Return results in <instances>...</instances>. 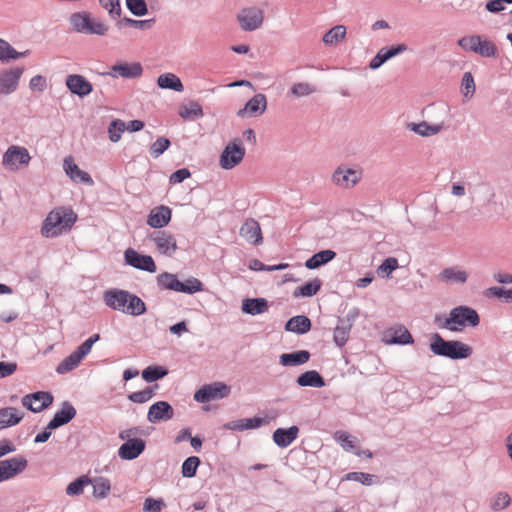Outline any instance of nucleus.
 <instances>
[{
  "label": "nucleus",
  "mask_w": 512,
  "mask_h": 512,
  "mask_svg": "<svg viewBox=\"0 0 512 512\" xmlns=\"http://www.w3.org/2000/svg\"><path fill=\"white\" fill-rule=\"evenodd\" d=\"M157 85L161 89H170L176 92H183L184 85L180 78L173 73H164L157 78Z\"/></svg>",
  "instance_id": "obj_37"
},
{
  "label": "nucleus",
  "mask_w": 512,
  "mask_h": 512,
  "mask_svg": "<svg viewBox=\"0 0 512 512\" xmlns=\"http://www.w3.org/2000/svg\"><path fill=\"white\" fill-rule=\"evenodd\" d=\"M201 464V460L197 456H190L184 460L181 466V474L184 478H192L196 476L197 469Z\"/></svg>",
  "instance_id": "obj_48"
},
{
  "label": "nucleus",
  "mask_w": 512,
  "mask_h": 512,
  "mask_svg": "<svg viewBox=\"0 0 512 512\" xmlns=\"http://www.w3.org/2000/svg\"><path fill=\"white\" fill-rule=\"evenodd\" d=\"M335 251L330 249L320 250L305 261V267L309 270L318 269L336 258Z\"/></svg>",
  "instance_id": "obj_31"
},
{
  "label": "nucleus",
  "mask_w": 512,
  "mask_h": 512,
  "mask_svg": "<svg viewBox=\"0 0 512 512\" xmlns=\"http://www.w3.org/2000/svg\"><path fill=\"white\" fill-rule=\"evenodd\" d=\"M343 481H356L365 486H371L374 484H378L380 482L379 477L377 475L356 471L345 474L341 478V482Z\"/></svg>",
  "instance_id": "obj_40"
},
{
  "label": "nucleus",
  "mask_w": 512,
  "mask_h": 512,
  "mask_svg": "<svg viewBox=\"0 0 512 512\" xmlns=\"http://www.w3.org/2000/svg\"><path fill=\"white\" fill-rule=\"evenodd\" d=\"M298 434V426L292 425L289 428H277L273 432L272 439L279 448H286L297 439Z\"/></svg>",
  "instance_id": "obj_25"
},
{
  "label": "nucleus",
  "mask_w": 512,
  "mask_h": 512,
  "mask_svg": "<svg viewBox=\"0 0 512 512\" xmlns=\"http://www.w3.org/2000/svg\"><path fill=\"white\" fill-rule=\"evenodd\" d=\"M92 483L91 479L87 475H82L72 481L67 487H66V494L68 496H79L83 493L85 486Z\"/></svg>",
  "instance_id": "obj_47"
},
{
  "label": "nucleus",
  "mask_w": 512,
  "mask_h": 512,
  "mask_svg": "<svg viewBox=\"0 0 512 512\" xmlns=\"http://www.w3.org/2000/svg\"><path fill=\"white\" fill-rule=\"evenodd\" d=\"M172 218V210L168 206L160 205L153 208L147 217V224L154 229L166 227Z\"/></svg>",
  "instance_id": "obj_23"
},
{
  "label": "nucleus",
  "mask_w": 512,
  "mask_h": 512,
  "mask_svg": "<svg viewBox=\"0 0 512 512\" xmlns=\"http://www.w3.org/2000/svg\"><path fill=\"white\" fill-rule=\"evenodd\" d=\"M296 383L301 387L322 388L326 385L323 376L316 370H309L300 374Z\"/></svg>",
  "instance_id": "obj_32"
},
{
  "label": "nucleus",
  "mask_w": 512,
  "mask_h": 512,
  "mask_svg": "<svg viewBox=\"0 0 512 512\" xmlns=\"http://www.w3.org/2000/svg\"><path fill=\"white\" fill-rule=\"evenodd\" d=\"M203 109L196 101H190L188 105L182 106L179 109V116L184 120L198 119L203 117Z\"/></svg>",
  "instance_id": "obj_43"
},
{
  "label": "nucleus",
  "mask_w": 512,
  "mask_h": 512,
  "mask_svg": "<svg viewBox=\"0 0 512 512\" xmlns=\"http://www.w3.org/2000/svg\"><path fill=\"white\" fill-rule=\"evenodd\" d=\"M434 323L451 332H460L466 327H476L480 324V316L478 312L466 305H459L452 308L449 315L436 314Z\"/></svg>",
  "instance_id": "obj_1"
},
{
  "label": "nucleus",
  "mask_w": 512,
  "mask_h": 512,
  "mask_svg": "<svg viewBox=\"0 0 512 512\" xmlns=\"http://www.w3.org/2000/svg\"><path fill=\"white\" fill-rule=\"evenodd\" d=\"M336 439L340 442L341 447L348 452H352L355 449L354 438L346 432H337Z\"/></svg>",
  "instance_id": "obj_60"
},
{
  "label": "nucleus",
  "mask_w": 512,
  "mask_h": 512,
  "mask_svg": "<svg viewBox=\"0 0 512 512\" xmlns=\"http://www.w3.org/2000/svg\"><path fill=\"white\" fill-rule=\"evenodd\" d=\"M511 503V498L506 492H498L489 499V508L492 511H500L507 508Z\"/></svg>",
  "instance_id": "obj_50"
},
{
  "label": "nucleus",
  "mask_w": 512,
  "mask_h": 512,
  "mask_svg": "<svg viewBox=\"0 0 512 512\" xmlns=\"http://www.w3.org/2000/svg\"><path fill=\"white\" fill-rule=\"evenodd\" d=\"M126 7L136 17H142L148 13L145 0H126Z\"/></svg>",
  "instance_id": "obj_53"
},
{
  "label": "nucleus",
  "mask_w": 512,
  "mask_h": 512,
  "mask_svg": "<svg viewBox=\"0 0 512 512\" xmlns=\"http://www.w3.org/2000/svg\"><path fill=\"white\" fill-rule=\"evenodd\" d=\"M30 159L29 152L25 147L12 145L3 155V164L14 166L18 163L21 166H27Z\"/></svg>",
  "instance_id": "obj_24"
},
{
  "label": "nucleus",
  "mask_w": 512,
  "mask_h": 512,
  "mask_svg": "<svg viewBox=\"0 0 512 512\" xmlns=\"http://www.w3.org/2000/svg\"><path fill=\"white\" fill-rule=\"evenodd\" d=\"M143 68L139 62L127 63L117 62L108 72L113 78L122 77L125 79H135L142 75Z\"/></svg>",
  "instance_id": "obj_17"
},
{
  "label": "nucleus",
  "mask_w": 512,
  "mask_h": 512,
  "mask_svg": "<svg viewBox=\"0 0 512 512\" xmlns=\"http://www.w3.org/2000/svg\"><path fill=\"white\" fill-rule=\"evenodd\" d=\"M407 49H408L407 45L404 43H401V44L392 45L389 47H384V48L380 49V51L382 54H384V56L386 57V60L388 61L391 58L407 51Z\"/></svg>",
  "instance_id": "obj_61"
},
{
  "label": "nucleus",
  "mask_w": 512,
  "mask_h": 512,
  "mask_svg": "<svg viewBox=\"0 0 512 512\" xmlns=\"http://www.w3.org/2000/svg\"><path fill=\"white\" fill-rule=\"evenodd\" d=\"M83 359L73 351L70 355L65 357L57 366L56 372L60 375L66 374L74 370Z\"/></svg>",
  "instance_id": "obj_44"
},
{
  "label": "nucleus",
  "mask_w": 512,
  "mask_h": 512,
  "mask_svg": "<svg viewBox=\"0 0 512 512\" xmlns=\"http://www.w3.org/2000/svg\"><path fill=\"white\" fill-rule=\"evenodd\" d=\"M245 148L240 139H234L222 151L220 155V166L225 170L236 167L245 156Z\"/></svg>",
  "instance_id": "obj_8"
},
{
  "label": "nucleus",
  "mask_w": 512,
  "mask_h": 512,
  "mask_svg": "<svg viewBox=\"0 0 512 512\" xmlns=\"http://www.w3.org/2000/svg\"><path fill=\"white\" fill-rule=\"evenodd\" d=\"M291 93L297 97L308 96L315 91V89L305 82H299L291 87Z\"/></svg>",
  "instance_id": "obj_62"
},
{
  "label": "nucleus",
  "mask_w": 512,
  "mask_h": 512,
  "mask_svg": "<svg viewBox=\"0 0 512 512\" xmlns=\"http://www.w3.org/2000/svg\"><path fill=\"white\" fill-rule=\"evenodd\" d=\"M163 507H165V502L162 499H153L147 498L145 499L143 505L144 512H161Z\"/></svg>",
  "instance_id": "obj_63"
},
{
  "label": "nucleus",
  "mask_w": 512,
  "mask_h": 512,
  "mask_svg": "<svg viewBox=\"0 0 512 512\" xmlns=\"http://www.w3.org/2000/svg\"><path fill=\"white\" fill-rule=\"evenodd\" d=\"M190 177H191L190 170L188 168H181V169L174 171L170 175L169 182H170V184H179Z\"/></svg>",
  "instance_id": "obj_64"
},
{
  "label": "nucleus",
  "mask_w": 512,
  "mask_h": 512,
  "mask_svg": "<svg viewBox=\"0 0 512 512\" xmlns=\"http://www.w3.org/2000/svg\"><path fill=\"white\" fill-rule=\"evenodd\" d=\"M30 54V50L23 52L16 51L8 41L0 38V61L8 63L11 60H17L19 58L26 57Z\"/></svg>",
  "instance_id": "obj_36"
},
{
  "label": "nucleus",
  "mask_w": 512,
  "mask_h": 512,
  "mask_svg": "<svg viewBox=\"0 0 512 512\" xmlns=\"http://www.w3.org/2000/svg\"><path fill=\"white\" fill-rule=\"evenodd\" d=\"M458 45L465 51H471L482 57L494 58L498 54L496 45L479 35L464 36L458 40Z\"/></svg>",
  "instance_id": "obj_6"
},
{
  "label": "nucleus",
  "mask_w": 512,
  "mask_h": 512,
  "mask_svg": "<svg viewBox=\"0 0 512 512\" xmlns=\"http://www.w3.org/2000/svg\"><path fill=\"white\" fill-rule=\"evenodd\" d=\"M124 260L127 265L138 270L149 273H155L157 270V266L152 256L141 254L132 248H129L124 252Z\"/></svg>",
  "instance_id": "obj_10"
},
{
  "label": "nucleus",
  "mask_w": 512,
  "mask_h": 512,
  "mask_svg": "<svg viewBox=\"0 0 512 512\" xmlns=\"http://www.w3.org/2000/svg\"><path fill=\"white\" fill-rule=\"evenodd\" d=\"M322 287V281L319 278H314L313 280L307 281L303 285L297 287L293 296L295 298L298 297H312L316 295Z\"/></svg>",
  "instance_id": "obj_39"
},
{
  "label": "nucleus",
  "mask_w": 512,
  "mask_h": 512,
  "mask_svg": "<svg viewBox=\"0 0 512 512\" xmlns=\"http://www.w3.org/2000/svg\"><path fill=\"white\" fill-rule=\"evenodd\" d=\"M148 239L153 241L158 252L163 255L171 256L178 248L175 237L165 230L150 233Z\"/></svg>",
  "instance_id": "obj_11"
},
{
  "label": "nucleus",
  "mask_w": 512,
  "mask_h": 512,
  "mask_svg": "<svg viewBox=\"0 0 512 512\" xmlns=\"http://www.w3.org/2000/svg\"><path fill=\"white\" fill-rule=\"evenodd\" d=\"M430 351L451 360H463L473 354V348L459 340H446L439 333H433L429 343Z\"/></svg>",
  "instance_id": "obj_3"
},
{
  "label": "nucleus",
  "mask_w": 512,
  "mask_h": 512,
  "mask_svg": "<svg viewBox=\"0 0 512 512\" xmlns=\"http://www.w3.org/2000/svg\"><path fill=\"white\" fill-rule=\"evenodd\" d=\"M146 448V441L141 438L134 437L124 442L118 449V456L122 460H134L138 458Z\"/></svg>",
  "instance_id": "obj_18"
},
{
  "label": "nucleus",
  "mask_w": 512,
  "mask_h": 512,
  "mask_svg": "<svg viewBox=\"0 0 512 512\" xmlns=\"http://www.w3.org/2000/svg\"><path fill=\"white\" fill-rule=\"evenodd\" d=\"M24 73L23 67H11L0 71V94L9 95L14 93L19 86L20 79Z\"/></svg>",
  "instance_id": "obj_9"
},
{
  "label": "nucleus",
  "mask_w": 512,
  "mask_h": 512,
  "mask_svg": "<svg viewBox=\"0 0 512 512\" xmlns=\"http://www.w3.org/2000/svg\"><path fill=\"white\" fill-rule=\"evenodd\" d=\"M231 393V387L224 382H213L203 385L194 393V400L198 403H207L212 400L226 398Z\"/></svg>",
  "instance_id": "obj_7"
},
{
  "label": "nucleus",
  "mask_w": 512,
  "mask_h": 512,
  "mask_svg": "<svg viewBox=\"0 0 512 512\" xmlns=\"http://www.w3.org/2000/svg\"><path fill=\"white\" fill-rule=\"evenodd\" d=\"M147 311L145 302L135 294L130 293L125 313L131 316H140Z\"/></svg>",
  "instance_id": "obj_45"
},
{
  "label": "nucleus",
  "mask_w": 512,
  "mask_h": 512,
  "mask_svg": "<svg viewBox=\"0 0 512 512\" xmlns=\"http://www.w3.org/2000/svg\"><path fill=\"white\" fill-rule=\"evenodd\" d=\"M269 308V302L266 298H246L242 301L241 309L248 315H259L265 313Z\"/></svg>",
  "instance_id": "obj_29"
},
{
  "label": "nucleus",
  "mask_w": 512,
  "mask_h": 512,
  "mask_svg": "<svg viewBox=\"0 0 512 512\" xmlns=\"http://www.w3.org/2000/svg\"><path fill=\"white\" fill-rule=\"evenodd\" d=\"M351 329L352 328L346 324L338 322V325L334 328L333 333V341L336 346L341 348L346 345Z\"/></svg>",
  "instance_id": "obj_49"
},
{
  "label": "nucleus",
  "mask_w": 512,
  "mask_h": 512,
  "mask_svg": "<svg viewBox=\"0 0 512 512\" xmlns=\"http://www.w3.org/2000/svg\"><path fill=\"white\" fill-rule=\"evenodd\" d=\"M237 18L242 30L254 31L263 23V11L256 7L245 8Z\"/></svg>",
  "instance_id": "obj_14"
},
{
  "label": "nucleus",
  "mask_w": 512,
  "mask_h": 512,
  "mask_svg": "<svg viewBox=\"0 0 512 512\" xmlns=\"http://www.w3.org/2000/svg\"><path fill=\"white\" fill-rule=\"evenodd\" d=\"M312 322L306 315H296L291 317L284 326L287 332L303 335L311 330Z\"/></svg>",
  "instance_id": "obj_28"
},
{
  "label": "nucleus",
  "mask_w": 512,
  "mask_h": 512,
  "mask_svg": "<svg viewBox=\"0 0 512 512\" xmlns=\"http://www.w3.org/2000/svg\"><path fill=\"white\" fill-rule=\"evenodd\" d=\"M77 220V214L71 208H56L44 219L41 234L46 238H54L69 231Z\"/></svg>",
  "instance_id": "obj_2"
},
{
  "label": "nucleus",
  "mask_w": 512,
  "mask_h": 512,
  "mask_svg": "<svg viewBox=\"0 0 512 512\" xmlns=\"http://www.w3.org/2000/svg\"><path fill=\"white\" fill-rule=\"evenodd\" d=\"M168 373L169 371L165 366L150 365L142 371L141 376L147 383H152L164 378Z\"/></svg>",
  "instance_id": "obj_41"
},
{
  "label": "nucleus",
  "mask_w": 512,
  "mask_h": 512,
  "mask_svg": "<svg viewBox=\"0 0 512 512\" xmlns=\"http://www.w3.org/2000/svg\"><path fill=\"white\" fill-rule=\"evenodd\" d=\"M130 292L120 288H111L103 293L105 305L113 310L125 313Z\"/></svg>",
  "instance_id": "obj_12"
},
{
  "label": "nucleus",
  "mask_w": 512,
  "mask_h": 512,
  "mask_svg": "<svg viewBox=\"0 0 512 512\" xmlns=\"http://www.w3.org/2000/svg\"><path fill=\"white\" fill-rule=\"evenodd\" d=\"M77 414L76 408L69 401H64L61 408L55 412L52 419L48 422V429H57L72 421Z\"/></svg>",
  "instance_id": "obj_19"
},
{
  "label": "nucleus",
  "mask_w": 512,
  "mask_h": 512,
  "mask_svg": "<svg viewBox=\"0 0 512 512\" xmlns=\"http://www.w3.org/2000/svg\"><path fill=\"white\" fill-rule=\"evenodd\" d=\"M156 280L160 290H171L185 294H194L204 290L203 283L195 277H189L182 282L176 274L162 272L157 275Z\"/></svg>",
  "instance_id": "obj_4"
},
{
  "label": "nucleus",
  "mask_w": 512,
  "mask_h": 512,
  "mask_svg": "<svg viewBox=\"0 0 512 512\" xmlns=\"http://www.w3.org/2000/svg\"><path fill=\"white\" fill-rule=\"evenodd\" d=\"M156 23L155 18L145 19V20H135L129 17H124L117 21L116 26L118 29H122L124 25L134 27L140 30H149Z\"/></svg>",
  "instance_id": "obj_42"
},
{
  "label": "nucleus",
  "mask_w": 512,
  "mask_h": 512,
  "mask_svg": "<svg viewBox=\"0 0 512 512\" xmlns=\"http://www.w3.org/2000/svg\"><path fill=\"white\" fill-rule=\"evenodd\" d=\"M28 461L23 456L13 457L0 461V483L13 478L23 472Z\"/></svg>",
  "instance_id": "obj_13"
},
{
  "label": "nucleus",
  "mask_w": 512,
  "mask_h": 512,
  "mask_svg": "<svg viewBox=\"0 0 512 512\" xmlns=\"http://www.w3.org/2000/svg\"><path fill=\"white\" fill-rule=\"evenodd\" d=\"M100 340V334L95 333L86 339L80 346L77 347L75 352L84 359L90 352L93 345Z\"/></svg>",
  "instance_id": "obj_56"
},
{
  "label": "nucleus",
  "mask_w": 512,
  "mask_h": 512,
  "mask_svg": "<svg viewBox=\"0 0 512 512\" xmlns=\"http://www.w3.org/2000/svg\"><path fill=\"white\" fill-rule=\"evenodd\" d=\"M100 5L108 11L112 19H117L121 16L120 0H99Z\"/></svg>",
  "instance_id": "obj_55"
},
{
  "label": "nucleus",
  "mask_w": 512,
  "mask_h": 512,
  "mask_svg": "<svg viewBox=\"0 0 512 512\" xmlns=\"http://www.w3.org/2000/svg\"><path fill=\"white\" fill-rule=\"evenodd\" d=\"M171 145V142L166 137H159L150 147V154L154 158L162 155Z\"/></svg>",
  "instance_id": "obj_57"
},
{
  "label": "nucleus",
  "mask_w": 512,
  "mask_h": 512,
  "mask_svg": "<svg viewBox=\"0 0 512 512\" xmlns=\"http://www.w3.org/2000/svg\"><path fill=\"white\" fill-rule=\"evenodd\" d=\"M69 21L73 30L77 33L103 36L108 31V26L104 22L93 18L87 11L71 14Z\"/></svg>",
  "instance_id": "obj_5"
},
{
  "label": "nucleus",
  "mask_w": 512,
  "mask_h": 512,
  "mask_svg": "<svg viewBox=\"0 0 512 512\" xmlns=\"http://www.w3.org/2000/svg\"><path fill=\"white\" fill-rule=\"evenodd\" d=\"M332 179L338 186L349 188L358 183L360 175L354 169H343L338 167L333 173Z\"/></svg>",
  "instance_id": "obj_26"
},
{
  "label": "nucleus",
  "mask_w": 512,
  "mask_h": 512,
  "mask_svg": "<svg viewBox=\"0 0 512 512\" xmlns=\"http://www.w3.org/2000/svg\"><path fill=\"white\" fill-rule=\"evenodd\" d=\"M398 268V260L394 257L386 258L377 268V273L383 278H389L394 270Z\"/></svg>",
  "instance_id": "obj_54"
},
{
  "label": "nucleus",
  "mask_w": 512,
  "mask_h": 512,
  "mask_svg": "<svg viewBox=\"0 0 512 512\" xmlns=\"http://www.w3.org/2000/svg\"><path fill=\"white\" fill-rule=\"evenodd\" d=\"M239 234L247 242L257 246L262 244L263 236L260 224L254 218H247L240 227Z\"/></svg>",
  "instance_id": "obj_20"
},
{
  "label": "nucleus",
  "mask_w": 512,
  "mask_h": 512,
  "mask_svg": "<svg viewBox=\"0 0 512 512\" xmlns=\"http://www.w3.org/2000/svg\"><path fill=\"white\" fill-rule=\"evenodd\" d=\"M345 35V26L336 25L324 34L322 41L325 45H334L337 44L340 40L344 39Z\"/></svg>",
  "instance_id": "obj_46"
},
{
  "label": "nucleus",
  "mask_w": 512,
  "mask_h": 512,
  "mask_svg": "<svg viewBox=\"0 0 512 512\" xmlns=\"http://www.w3.org/2000/svg\"><path fill=\"white\" fill-rule=\"evenodd\" d=\"M311 354L307 350H298L291 353H283L279 357V363L285 367L300 366L309 361Z\"/></svg>",
  "instance_id": "obj_30"
},
{
  "label": "nucleus",
  "mask_w": 512,
  "mask_h": 512,
  "mask_svg": "<svg viewBox=\"0 0 512 512\" xmlns=\"http://www.w3.org/2000/svg\"><path fill=\"white\" fill-rule=\"evenodd\" d=\"M461 86L465 90L463 92L464 97H472L475 93V82L472 74L470 72H465L462 81Z\"/></svg>",
  "instance_id": "obj_59"
},
{
  "label": "nucleus",
  "mask_w": 512,
  "mask_h": 512,
  "mask_svg": "<svg viewBox=\"0 0 512 512\" xmlns=\"http://www.w3.org/2000/svg\"><path fill=\"white\" fill-rule=\"evenodd\" d=\"M174 416V409L168 401H157L149 407L147 420L150 423L168 421Z\"/></svg>",
  "instance_id": "obj_16"
},
{
  "label": "nucleus",
  "mask_w": 512,
  "mask_h": 512,
  "mask_svg": "<svg viewBox=\"0 0 512 512\" xmlns=\"http://www.w3.org/2000/svg\"><path fill=\"white\" fill-rule=\"evenodd\" d=\"M267 108L266 96L262 93L254 95L245 106L238 110L237 116L244 118L246 116H259L262 115Z\"/></svg>",
  "instance_id": "obj_21"
},
{
  "label": "nucleus",
  "mask_w": 512,
  "mask_h": 512,
  "mask_svg": "<svg viewBox=\"0 0 512 512\" xmlns=\"http://www.w3.org/2000/svg\"><path fill=\"white\" fill-rule=\"evenodd\" d=\"M126 130V124L121 119H114L108 126V134L111 142L116 143L121 139V134Z\"/></svg>",
  "instance_id": "obj_51"
},
{
  "label": "nucleus",
  "mask_w": 512,
  "mask_h": 512,
  "mask_svg": "<svg viewBox=\"0 0 512 512\" xmlns=\"http://www.w3.org/2000/svg\"><path fill=\"white\" fill-rule=\"evenodd\" d=\"M407 127L420 136L428 137L439 133L443 129L444 124H429L426 121H422L421 123H409Z\"/></svg>",
  "instance_id": "obj_38"
},
{
  "label": "nucleus",
  "mask_w": 512,
  "mask_h": 512,
  "mask_svg": "<svg viewBox=\"0 0 512 512\" xmlns=\"http://www.w3.org/2000/svg\"><path fill=\"white\" fill-rule=\"evenodd\" d=\"M111 484L107 478L100 477L93 483V495L96 498H105L110 492Z\"/></svg>",
  "instance_id": "obj_52"
},
{
  "label": "nucleus",
  "mask_w": 512,
  "mask_h": 512,
  "mask_svg": "<svg viewBox=\"0 0 512 512\" xmlns=\"http://www.w3.org/2000/svg\"><path fill=\"white\" fill-rule=\"evenodd\" d=\"M65 85L74 95L84 98L92 93L93 85L81 74H70L66 77Z\"/></svg>",
  "instance_id": "obj_15"
},
{
  "label": "nucleus",
  "mask_w": 512,
  "mask_h": 512,
  "mask_svg": "<svg viewBox=\"0 0 512 512\" xmlns=\"http://www.w3.org/2000/svg\"><path fill=\"white\" fill-rule=\"evenodd\" d=\"M63 168L65 173L69 176V178L75 183H83L87 185H93L94 181L91 175L81 170L78 165L74 162L72 156H68L64 159Z\"/></svg>",
  "instance_id": "obj_22"
},
{
  "label": "nucleus",
  "mask_w": 512,
  "mask_h": 512,
  "mask_svg": "<svg viewBox=\"0 0 512 512\" xmlns=\"http://www.w3.org/2000/svg\"><path fill=\"white\" fill-rule=\"evenodd\" d=\"M438 277L447 284H464L468 279V273L456 267H448L443 269Z\"/></svg>",
  "instance_id": "obj_33"
},
{
  "label": "nucleus",
  "mask_w": 512,
  "mask_h": 512,
  "mask_svg": "<svg viewBox=\"0 0 512 512\" xmlns=\"http://www.w3.org/2000/svg\"><path fill=\"white\" fill-rule=\"evenodd\" d=\"M38 398L33 399V402H41L39 406H36L37 412H41L52 405L54 397L51 392L48 391H37Z\"/></svg>",
  "instance_id": "obj_58"
},
{
  "label": "nucleus",
  "mask_w": 512,
  "mask_h": 512,
  "mask_svg": "<svg viewBox=\"0 0 512 512\" xmlns=\"http://www.w3.org/2000/svg\"><path fill=\"white\" fill-rule=\"evenodd\" d=\"M267 423L265 418H261L255 416L253 418H244L234 421H229L223 425L224 429L232 430V431H243V430H251L261 427Z\"/></svg>",
  "instance_id": "obj_27"
},
{
  "label": "nucleus",
  "mask_w": 512,
  "mask_h": 512,
  "mask_svg": "<svg viewBox=\"0 0 512 512\" xmlns=\"http://www.w3.org/2000/svg\"><path fill=\"white\" fill-rule=\"evenodd\" d=\"M389 344L397 345H411L414 343V338L410 331L403 325H399L389 331Z\"/></svg>",
  "instance_id": "obj_34"
},
{
  "label": "nucleus",
  "mask_w": 512,
  "mask_h": 512,
  "mask_svg": "<svg viewBox=\"0 0 512 512\" xmlns=\"http://www.w3.org/2000/svg\"><path fill=\"white\" fill-rule=\"evenodd\" d=\"M24 414L20 413L17 408L5 407L0 409V430L15 426L23 419Z\"/></svg>",
  "instance_id": "obj_35"
}]
</instances>
